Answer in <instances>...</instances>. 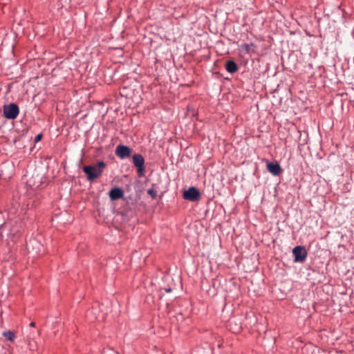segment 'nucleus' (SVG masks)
Listing matches in <instances>:
<instances>
[{
    "instance_id": "obj_8",
    "label": "nucleus",
    "mask_w": 354,
    "mask_h": 354,
    "mask_svg": "<svg viewBox=\"0 0 354 354\" xmlns=\"http://www.w3.org/2000/svg\"><path fill=\"white\" fill-rule=\"evenodd\" d=\"M124 192L120 188L115 187L111 189L109 192V197L111 200L115 201L122 198Z\"/></svg>"
},
{
    "instance_id": "obj_1",
    "label": "nucleus",
    "mask_w": 354,
    "mask_h": 354,
    "mask_svg": "<svg viewBox=\"0 0 354 354\" xmlns=\"http://www.w3.org/2000/svg\"><path fill=\"white\" fill-rule=\"evenodd\" d=\"M105 167L106 164L103 161H100L96 165L84 166L82 170L86 174L87 179L92 181L101 175Z\"/></svg>"
},
{
    "instance_id": "obj_4",
    "label": "nucleus",
    "mask_w": 354,
    "mask_h": 354,
    "mask_svg": "<svg viewBox=\"0 0 354 354\" xmlns=\"http://www.w3.org/2000/svg\"><path fill=\"white\" fill-rule=\"evenodd\" d=\"M292 253L295 257V261L296 262H303L307 257V252L304 246H296L293 248Z\"/></svg>"
},
{
    "instance_id": "obj_9",
    "label": "nucleus",
    "mask_w": 354,
    "mask_h": 354,
    "mask_svg": "<svg viewBox=\"0 0 354 354\" xmlns=\"http://www.w3.org/2000/svg\"><path fill=\"white\" fill-rule=\"evenodd\" d=\"M225 69L230 73H234L238 71L237 64L232 60H229L225 63Z\"/></svg>"
},
{
    "instance_id": "obj_5",
    "label": "nucleus",
    "mask_w": 354,
    "mask_h": 354,
    "mask_svg": "<svg viewBox=\"0 0 354 354\" xmlns=\"http://www.w3.org/2000/svg\"><path fill=\"white\" fill-rule=\"evenodd\" d=\"M115 153L120 159H124L130 157L131 149L127 146L119 145L115 148Z\"/></svg>"
},
{
    "instance_id": "obj_15",
    "label": "nucleus",
    "mask_w": 354,
    "mask_h": 354,
    "mask_svg": "<svg viewBox=\"0 0 354 354\" xmlns=\"http://www.w3.org/2000/svg\"><path fill=\"white\" fill-rule=\"evenodd\" d=\"M35 322H31V323L30 324V326H31V327H34V326H35Z\"/></svg>"
},
{
    "instance_id": "obj_10",
    "label": "nucleus",
    "mask_w": 354,
    "mask_h": 354,
    "mask_svg": "<svg viewBox=\"0 0 354 354\" xmlns=\"http://www.w3.org/2000/svg\"><path fill=\"white\" fill-rule=\"evenodd\" d=\"M3 335L6 338V339L13 342L16 337V335L12 331H5L3 333Z\"/></svg>"
},
{
    "instance_id": "obj_11",
    "label": "nucleus",
    "mask_w": 354,
    "mask_h": 354,
    "mask_svg": "<svg viewBox=\"0 0 354 354\" xmlns=\"http://www.w3.org/2000/svg\"><path fill=\"white\" fill-rule=\"evenodd\" d=\"M250 47H251V45L248 44H245L241 46L242 49L245 50L247 52H249V50H250Z\"/></svg>"
},
{
    "instance_id": "obj_7",
    "label": "nucleus",
    "mask_w": 354,
    "mask_h": 354,
    "mask_svg": "<svg viewBox=\"0 0 354 354\" xmlns=\"http://www.w3.org/2000/svg\"><path fill=\"white\" fill-rule=\"evenodd\" d=\"M266 167L268 171L274 176H278L281 172V168L277 162L274 163L268 162Z\"/></svg>"
},
{
    "instance_id": "obj_2",
    "label": "nucleus",
    "mask_w": 354,
    "mask_h": 354,
    "mask_svg": "<svg viewBox=\"0 0 354 354\" xmlns=\"http://www.w3.org/2000/svg\"><path fill=\"white\" fill-rule=\"evenodd\" d=\"M19 113L18 106L15 103H11L3 106V115L7 119H15Z\"/></svg>"
},
{
    "instance_id": "obj_6",
    "label": "nucleus",
    "mask_w": 354,
    "mask_h": 354,
    "mask_svg": "<svg viewBox=\"0 0 354 354\" xmlns=\"http://www.w3.org/2000/svg\"><path fill=\"white\" fill-rule=\"evenodd\" d=\"M133 163L134 165L138 167V171L139 173V176H142L144 172V163L145 159L140 154H135L133 156Z\"/></svg>"
},
{
    "instance_id": "obj_14",
    "label": "nucleus",
    "mask_w": 354,
    "mask_h": 354,
    "mask_svg": "<svg viewBox=\"0 0 354 354\" xmlns=\"http://www.w3.org/2000/svg\"><path fill=\"white\" fill-rule=\"evenodd\" d=\"M164 290H165L166 292H171V288H164Z\"/></svg>"
},
{
    "instance_id": "obj_12",
    "label": "nucleus",
    "mask_w": 354,
    "mask_h": 354,
    "mask_svg": "<svg viewBox=\"0 0 354 354\" xmlns=\"http://www.w3.org/2000/svg\"><path fill=\"white\" fill-rule=\"evenodd\" d=\"M147 192H148V194H150V195H151V196H155V192L153 191V189H149V190L147 191Z\"/></svg>"
},
{
    "instance_id": "obj_13",
    "label": "nucleus",
    "mask_w": 354,
    "mask_h": 354,
    "mask_svg": "<svg viewBox=\"0 0 354 354\" xmlns=\"http://www.w3.org/2000/svg\"><path fill=\"white\" fill-rule=\"evenodd\" d=\"M41 137H42L41 134H39V135H37V136H36V138H35V141H36V142L39 141V140L41 139Z\"/></svg>"
},
{
    "instance_id": "obj_3",
    "label": "nucleus",
    "mask_w": 354,
    "mask_h": 354,
    "mask_svg": "<svg viewBox=\"0 0 354 354\" xmlns=\"http://www.w3.org/2000/svg\"><path fill=\"white\" fill-rule=\"evenodd\" d=\"M183 198L190 201H198L201 198V194L196 188L192 187L183 192Z\"/></svg>"
}]
</instances>
